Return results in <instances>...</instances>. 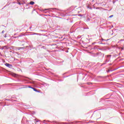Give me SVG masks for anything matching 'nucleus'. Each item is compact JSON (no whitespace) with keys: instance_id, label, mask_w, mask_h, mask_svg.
I'll use <instances>...</instances> for the list:
<instances>
[{"instance_id":"9d476101","label":"nucleus","mask_w":124,"mask_h":124,"mask_svg":"<svg viewBox=\"0 0 124 124\" xmlns=\"http://www.w3.org/2000/svg\"><path fill=\"white\" fill-rule=\"evenodd\" d=\"M44 123H45V120L44 121Z\"/></svg>"},{"instance_id":"f257e3e1","label":"nucleus","mask_w":124,"mask_h":124,"mask_svg":"<svg viewBox=\"0 0 124 124\" xmlns=\"http://www.w3.org/2000/svg\"><path fill=\"white\" fill-rule=\"evenodd\" d=\"M5 65H6V66H7V67H9L10 68H11V67H12V65L8 63H6V64H5Z\"/></svg>"},{"instance_id":"423d86ee","label":"nucleus","mask_w":124,"mask_h":124,"mask_svg":"<svg viewBox=\"0 0 124 124\" xmlns=\"http://www.w3.org/2000/svg\"><path fill=\"white\" fill-rule=\"evenodd\" d=\"M2 33H4V31H2Z\"/></svg>"},{"instance_id":"f03ea898","label":"nucleus","mask_w":124,"mask_h":124,"mask_svg":"<svg viewBox=\"0 0 124 124\" xmlns=\"http://www.w3.org/2000/svg\"><path fill=\"white\" fill-rule=\"evenodd\" d=\"M1 50H3L4 49H7V46H2V47H1Z\"/></svg>"},{"instance_id":"39448f33","label":"nucleus","mask_w":124,"mask_h":124,"mask_svg":"<svg viewBox=\"0 0 124 124\" xmlns=\"http://www.w3.org/2000/svg\"><path fill=\"white\" fill-rule=\"evenodd\" d=\"M113 15L110 16L109 18H112V17H113Z\"/></svg>"},{"instance_id":"f8f14e48","label":"nucleus","mask_w":124,"mask_h":124,"mask_svg":"<svg viewBox=\"0 0 124 124\" xmlns=\"http://www.w3.org/2000/svg\"><path fill=\"white\" fill-rule=\"evenodd\" d=\"M45 10H47V9H45Z\"/></svg>"},{"instance_id":"20e7f679","label":"nucleus","mask_w":124,"mask_h":124,"mask_svg":"<svg viewBox=\"0 0 124 124\" xmlns=\"http://www.w3.org/2000/svg\"><path fill=\"white\" fill-rule=\"evenodd\" d=\"M31 89H32V90H33V91H34L35 92H38L36 89L34 88H31Z\"/></svg>"},{"instance_id":"6e6552de","label":"nucleus","mask_w":124,"mask_h":124,"mask_svg":"<svg viewBox=\"0 0 124 124\" xmlns=\"http://www.w3.org/2000/svg\"><path fill=\"white\" fill-rule=\"evenodd\" d=\"M87 84H88V85H90L91 83H88Z\"/></svg>"},{"instance_id":"1a4fd4ad","label":"nucleus","mask_w":124,"mask_h":124,"mask_svg":"<svg viewBox=\"0 0 124 124\" xmlns=\"http://www.w3.org/2000/svg\"><path fill=\"white\" fill-rule=\"evenodd\" d=\"M37 122H39V120L36 121Z\"/></svg>"},{"instance_id":"0eeeda50","label":"nucleus","mask_w":124,"mask_h":124,"mask_svg":"<svg viewBox=\"0 0 124 124\" xmlns=\"http://www.w3.org/2000/svg\"><path fill=\"white\" fill-rule=\"evenodd\" d=\"M29 88H30L31 89V88H33V87H31V86H29Z\"/></svg>"},{"instance_id":"7ed1b4c3","label":"nucleus","mask_w":124,"mask_h":124,"mask_svg":"<svg viewBox=\"0 0 124 124\" xmlns=\"http://www.w3.org/2000/svg\"><path fill=\"white\" fill-rule=\"evenodd\" d=\"M30 4H31V5H33V4H34V2L32 1H31L30 2Z\"/></svg>"},{"instance_id":"9b49d317","label":"nucleus","mask_w":124,"mask_h":124,"mask_svg":"<svg viewBox=\"0 0 124 124\" xmlns=\"http://www.w3.org/2000/svg\"><path fill=\"white\" fill-rule=\"evenodd\" d=\"M124 49V48H122V50H123Z\"/></svg>"}]
</instances>
